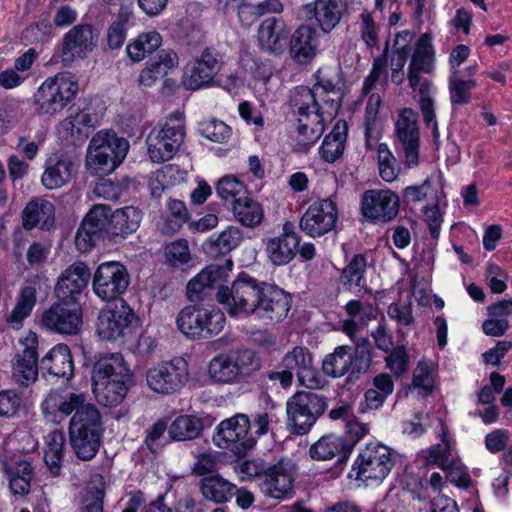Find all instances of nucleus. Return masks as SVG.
<instances>
[{"label":"nucleus","instance_id":"22","mask_svg":"<svg viewBox=\"0 0 512 512\" xmlns=\"http://www.w3.org/2000/svg\"><path fill=\"white\" fill-rule=\"evenodd\" d=\"M24 349L16 354L12 363V379L23 387L33 384L38 378L37 334L29 331L21 340Z\"/></svg>","mask_w":512,"mask_h":512},{"label":"nucleus","instance_id":"38","mask_svg":"<svg viewBox=\"0 0 512 512\" xmlns=\"http://www.w3.org/2000/svg\"><path fill=\"white\" fill-rule=\"evenodd\" d=\"M349 446L342 436L330 433L316 441L310 447L309 454L318 461H328L336 457L344 459L350 453Z\"/></svg>","mask_w":512,"mask_h":512},{"label":"nucleus","instance_id":"58","mask_svg":"<svg viewBox=\"0 0 512 512\" xmlns=\"http://www.w3.org/2000/svg\"><path fill=\"white\" fill-rule=\"evenodd\" d=\"M216 192L220 198L232 201L234 205L235 201L246 197L248 189L239 178L233 175H226L218 181Z\"/></svg>","mask_w":512,"mask_h":512},{"label":"nucleus","instance_id":"48","mask_svg":"<svg viewBox=\"0 0 512 512\" xmlns=\"http://www.w3.org/2000/svg\"><path fill=\"white\" fill-rule=\"evenodd\" d=\"M162 44V37L156 31L143 32L126 47V52L133 62H139L156 51Z\"/></svg>","mask_w":512,"mask_h":512},{"label":"nucleus","instance_id":"2","mask_svg":"<svg viewBox=\"0 0 512 512\" xmlns=\"http://www.w3.org/2000/svg\"><path fill=\"white\" fill-rule=\"evenodd\" d=\"M129 142L114 131H97L86 150L85 168L90 175L103 176L113 172L125 159Z\"/></svg>","mask_w":512,"mask_h":512},{"label":"nucleus","instance_id":"10","mask_svg":"<svg viewBox=\"0 0 512 512\" xmlns=\"http://www.w3.org/2000/svg\"><path fill=\"white\" fill-rule=\"evenodd\" d=\"M326 408L324 397L313 392H298L287 400V425L292 433L305 435Z\"/></svg>","mask_w":512,"mask_h":512},{"label":"nucleus","instance_id":"41","mask_svg":"<svg viewBox=\"0 0 512 512\" xmlns=\"http://www.w3.org/2000/svg\"><path fill=\"white\" fill-rule=\"evenodd\" d=\"M202 496L214 503L228 502L235 494L236 486L219 474L205 476L199 483Z\"/></svg>","mask_w":512,"mask_h":512},{"label":"nucleus","instance_id":"33","mask_svg":"<svg viewBox=\"0 0 512 512\" xmlns=\"http://www.w3.org/2000/svg\"><path fill=\"white\" fill-rule=\"evenodd\" d=\"M323 372L331 377L339 378L351 373H360L364 368L358 365L353 350L349 346H338L334 351L325 356L322 362Z\"/></svg>","mask_w":512,"mask_h":512},{"label":"nucleus","instance_id":"24","mask_svg":"<svg viewBox=\"0 0 512 512\" xmlns=\"http://www.w3.org/2000/svg\"><path fill=\"white\" fill-rule=\"evenodd\" d=\"M281 365L297 376L299 383L310 389L320 388L323 384L321 375L313 364V358L305 347L297 346L287 352L282 358Z\"/></svg>","mask_w":512,"mask_h":512},{"label":"nucleus","instance_id":"57","mask_svg":"<svg viewBox=\"0 0 512 512\" xmlns=\"http://www.w3.org/2000/svg\"><path fill=\"white\" fill-rule=\"evenodd\" d=\"M477 86L474 79L463 80L459 71L451 72L449 77L450 101L453 105H466L471 101L470 91Z\"/></svg>","mask_w":512,"mask_h":512},{"label":"nucleus","instance_id":"18","mask_svg":"<svg viewBox=\"0 0 512 512\" xmlns=\"http://www.w3.org/2000/svg\"><path fill=\"white\" fill-rule=\"evenodd\" d=\"M338 220V209L331 199L314 201L302 215L299 227L311 237H320L331 232Z\"/></svg>","mask_w":512,"mask_h":512},{"label":"nucleus","instance_id":"25","mask_svg":"<svg viewBox=\"0 0 512 512\" xmlns=\"http://www.w3.org/2000/svg\"><path fill=\"white\" fill-rule=\"evenodd\" d=\"M290 29L283 19L269 17L263 20L257 29L259 49L273 56H281L287 47Z\"/></svg>","mask_w":512,"mask_h":512},{"label":"nucleus","instance_id":"49","mask_svg":"<svg viewBox=\"0 0 512 512\" xmlns=\"http://www.w3.org/2000/svg\"><path fill=\"white\" fill-rule=\"evenodd\" d=\"M189 213L183 201L170 199L167 202V214L158 224L160 231L166 235H172L179 231L188 221Z\"/></svg>","mask_w":512,"mask_h":512},{"label":"nucleus","instance_id":"61","mask_svg":"<svg viewBox=\"0 0 512 512\" xmlns=\"http://www.w3.org/2000/svg\"><path fill=\"white\" fill-rule=\"evenodd\" d=\"M131 14L128 8H123L119 11L117 18L109 26L107 31V43L111 49H118L123 45L126 39L125 24L130 19Z\"/></svg>","mask_w":512,"mask_h":512},{"label":"nucleus","instance_id":"40","mask_svg":"<svg viewBox=\"0 0 512 512\" xmlns=\"http://www.w3.org/2000/svg\"><path fill=\"white\" fill-rule=\"evenodd\" d=\"M42 367L57 377H70L73 374V361L70 349L65 344L54 346L41 360Z\"/></svg>","mask_w":512,"mask_h":512},{"label":"nucleus","instance_id":"46","mask_svg":"<svg viewBox=\"0 0 512 512\" xmlns=\"http://www.w3.org/2000/svg\"><path fill=\"white\" fill-rule=\"evenodd\" d=\"M367 259L363 254H356L342 270L340 281L350 291H360L366 285L365 272Z\"/></svg>","mask_w":512,"mask_h":512},{"label":"nucleus","instance_id":"6","mask_svg":"<svg viewBox=\"0 0 512 512\" xmlns=\"http://www.w3.org/2000/svg\"><path fill=\"white\" fill-rule=\"evenodd\" d=\"M224 64V55L215 47H205L182 70L181 83L186 90L197 91L217 85L216 77Z\"/></svg>","mask_w":512,"mask_h":512},{"label":"nucleus","instance_id":"32","mask_svg":"<svg viewBox=\"0 0 512 512\" xmlns=\"http://www.w3.org/2000/svg\"><path fill=\"white\" fill-rule=\"evenodd\" d=\"M90 271L83 262H75L66 268L58 278L55 291L59 299L80 294L87 286Z\"/></svg>","mask_w":512,"mask_h":512},{"label":"nucleus","instance_id":"59","mask_svg":"<svg viewBox=\"0 0 512 512\" xmlns=\"http://www.w3.org/2000/svg\"><path fill=\"white\" fill-rule=\"evenodd\" d=\"M377 163L380 177L386 182L396 180L399 175V165L386 144L377 147Z\"/></svg>","mask_w":512,"mask_h":512},{"label":"nucleus","instance_id":"45","mask_svg":"<svg viewBox=\"0 0 512 512\" xmlns=\"http://www.w3.org/2000/svg\"><path fill=\"white\" fill-rule=\"evenodd\" d=\"M203 306H187L177 316V327L191 339H203Z\"/></svg>","mask_w":512,"mask_h":512},{"label":"nucleus","instance_id":"42","mask_svg":"<svg viewBox=\"0 0 512 512\" xmlns=\"http://www.w3.org/2000/svg\"><path fill=\"white\" fill-rule=\"evenodd\" d=\"M134 383H110L101 379L98 382H92L94 396L97 402L103 406L114 407L123 402L128 391Z\"/></svg>","mask_w":512,"mask_h":512},{"label":"nucleus","instance_id":"60","mask_svg":"<svg viewBox=\"0 0 512 512\" xmlns=\"http://www.w3.org/2000/svg\"><path fill=\"white\" fill-rule=\"evenodd\" d=\"M226 324L224 313L215 306H203V339L218 335Z\"/></svg>","mask_w":512,"mask_h":512},{"label":"nucleus","instance_id":"16","mask_svg":"<svg viewBox=\"0 0 512 512\" xmlns=\"http://www.w3.org/2000/svg\"><path fill=\"white\" fill-rule=\"evenodd\" d=\"M251 422L247 415L236 414L221 421L213 437L214 443L223 449L231 450L236 455L245 454L255 444L253 438L248 437Z\"/></svg>","mask_w":512,"mask_h":512},{"label":"nucleus","instance_id":"28","mask_svg":"<svg viewBox=\"0 0 512 512\" xmlns=\"http://www.w3.org/2000/svg\"><path fill=\"white\" fill-rule=\"evenodd\" d=\"M290 308L291 297L288 293L264 283L254 315L263 320L279 322L287 316Z\"/></svg>","mask_w":512,"mask_h":512},{"label":"nucleus","instance_id":"37","mask_svg":"<svg viewBox=\"0 0 512 512\" xmlns=\"http://www.w3.org/2000/svg\"><path fill=\"white\" fill-rule=\"evenodd\" d=\"M25 229L49 228L54 222V205L45 199L36 198L28 202L22 212Z\"/></svg>","mask_w":512,"mask_h":512},{"label":"nucleus","instance_id":"13","mask_svg":"<svg viewBox=\"0 0 512 512\" xmlns=\"http://www.w3.org/2000/svg\"><path fill=\"white\" fill-rule=\"evenodd\" d=\"M136 319L133 309L121 300L100 311L96 332L103 340L123 339L132 332V325Z\"/></svg>","mask_w":512,"mask_h":512},{"label":"nucleus","instance_id":"15","mask_svg":"<svg viewBox=\"0 0 512 512\" xmlns=\"http://www.w3.org/2000/svg\"><path fill=\"white\" fill-rule=\"evenodd\" d=\"M394 465L390 449L382 444L370 443L360 453L353 465L356 478L381 482Z\"/></svg>","mask_w":512,"mask_h":512},{"label":"nucleus","instance_id":"55","mask_svg":"<svg viewBox=\"0 0 512 512\" xmlns=\"http://www.w3.org/2000/svg\"><path fill=\"white\" fill-rule=\"evenodd\" d=\"M98 123L96 114L78 111L70 114L60 123L59 129L72 137H82L86 128H93Z\"/></svg>","mask_w":512,"mask_h":512},{"label":"nucleus","instance_id":"8","mask_svg":"<svg viewBox=\"0 0 512 512\" xmlns=\"http://www.w3.org/2000/svg\"><path fill=\"white\" fill-rule=\"evenodd\" d=\"M185 124L180 114H172L148 138V155L154 163H163L174 157L184 142Z\"/></svg>","mask_w":512,"mask_h":512},{"label":"nucleus","instance_id":"7","mask_svg":"<svg viewBox=\"0 0 512 512\" xmlns=\"http://www.w3.org/2000/svg\"><path fill=\"white\" fill-rule=\"evenodd\" d=\"M263 286L264 282L243 275L234 280L231 287H220L216 299L227 307L232 317L254 315Z\"/></svg>","mask_w":512,"mask_h":512},{"label":"nucleus","instance_id":"43","mask_svg":"<svg viewBox=\"0 0 512 512\" xmlns=\"http://www.w3.org/2000/svg\"><path fill=\"white\" fill-rule=\"evenodd\" d=\"M142 220V212L134 206L115 210L110 215V235L126 236L135 232Z\"/></svg>","mask_w":512,"mask_h":512},{"label":"nucleus","instance_id":"17","mask_svg":"<svg viewBox=\"0 0 512 512\" xmlns=\"http://www.w3.org/2000/svg\"><path fill=\"white\" fill-rule=\"evenodd\" d=\"M130 277L124 265L111 261L101 263L93 276V291L103 301L115 300L124 293Z\"/></svg>","mask_w":512,"mask_h":512},{"label":"nucleus","instance_id":"64","mask_svg":"<svg viewBox=\"0 0 512 512\" xmlns=\"http://www.w3.org/2000/svg\"><path fill=\"white\" fill-rule=\"evenodd\" d=\"M446 478L452 484L459 488L468 489L472 485V479L468 473L466 466L458 459L452 460L444 468Z\"/></svg>","mask_w":512,"mask_h":512},{"label":"nucleus","instance_id":"53","mask_svg":"<svg viewBox=\"0 0 512 512\" xmlns=\"http://www.w3.org/2000/svg\"><path fill=\"white\" fill-rule=\"evenodd\" d=\"M223 275V269L217 265H209L193 277L187 284V294L190 300H196L207 288L217 284Z\"/></svg>","mask_w":512,"mask_h":512},{"label":"nucleus","instance_id":"29","mask_svg":"<svg viewBox=\"0 0 512 512\" xmlns=\"http://www.w3.org/2000/svg\"><path fill=\"white\" fill-rule=\"evenodd\" d=\"M101 435V420L69 427L71 447L76 456L82 460H90L95 457L101 444Z\"/></svg>","mask_w":512,"mask_h":512},{"label":"nucleus","instance_id":"47","mask_svg":"<svg viewBox=\"0 0 512 512\" xmlns=\"http://www.w3.org/2000/svg\"><path fill=\"white\" fill-rule=\"evenodd\" d=\"M233 215L235 219L243 226L254 228L259 226L264 218V210L256 200L244 197L235 201L233 205Z\"/></svg>","mask_w":512,"mask_h":512},{"label":"nucleus","instance_id":"1","mask_svg":"<svg viewBox=\"0 0 512 512\" xmlns=\"http://www.w3.org/2000/svg\"><path fill=\"white\" fill-rule=\"evenodd\" d=\"M434 68V50L431 38L423 34L417 41L411 61L408 66V82L413 91L419 94V109L427 127L432 128L434 141L439 138L438 124L435 114V101L432 97L431 83L420 76L421 73H430Z\"/></svg>","mask_w":512,"mask_h":512},{"label":"nucleus","instance_id":"14","mask_svg":"<svg viewBox=\"0 0 512 512\" xmlns=\"http://www.w3.org/2000/svg\"><path fill=\"white\" fill-rule=\"evenodd\" d=\"M296 464L289 458H281L267 467L260 476V491L269 498L284 500L293 495Z\"/></svg>","mask_w":512,"mask_h":512},{"label":"nucleus","instance_id":"11","mask_svg":"<svg viewBox=\"0 0 512 512\" xmlns=\"http://www.w3.org/2000/svg\"><path fill=\"white\" fill-rule=\"evenodd\" d=\"M189 376L188 365L183 358L159 362L147 369V387L154 393L169 395L179 391Z\"/></svg>","mask_w":512,"mask_h":512},{"label":"nucleus","instance_id":"50","mask_svg":"<svg viewBox=\"0 0 512 512\" xmlns=\"http://www.w3.org/2000/svg\"><path fill=\"white\" fill-rule=\"evenodd\" d=\"M346 125L338 122L332 132L325 136L319 149L321 157L329 163L335 162L342 154L346 141Z\"/></svg>","mask_w":512,"mask_h":512},{"label":"nucleus","instance_id":"51","mask_svg":"<svg viewBox=\"0 0 512 512\" xmlns=\"http://www.w3.org/2000/svg\"><path fill=\"white\" fill-rule=\"evenodd\" d=\"M36 304V290L31 286L21 289L17 303L11 313L7 316L6 321L13 329H20L23 320L27 318Z\"/></svg>","mask_w":512,"mask_h":512},{"label":"nucleus","instance_id":"54","mask_svg":"<svg viewBox=\"0 0 512 512\" xmlns=\"http://www.w3.org/2000/svg\"><path fill=\"white\" fill-rule=\"evenodd\" d=\"M202 429V421L198 417L181 415L172 422L168 433L173 440L185 441L198 437Z\"/></svg>","mask_w":512,"mask_h":512},{"label":"nucleus","instance_id":"5","mask_svg":"<svg viewBox=\"0 0 512 512\" xmlns=\"http://www.w3.org/2000/svg\"><path fill=\"white\" fill-rule=\"evenodd\" d=\"M78 90V79L71 72H60L47 78L35 95L38 112L52 115L62 111L76 97Z\"/></svg>","mask_w":512,"mask_h":512},{"label":"nucleus","instance_id":"63","mask_svg":"<svg viewBox=\"0 0 512 512\" xmlns=\"http://www.w3.org/2000/svg\"><path fill=\"white\" fill-rule=\"evenodd\" d=\"M164 253L166 261L175 268L182 267L191 260L189 245L184 239H178L167 244Z\"/></svg>","mask_w":512,"mask_h":512},{"label":"nucleus","instance_id":"36","mask_svg":"<svg viewBox=\"0 0 512 512\" xmlns=\"http://www.w3.org/2000/svg\"><path fill=\"white\" fill-rule=\"evenodd\" d=\"M179 65L178 54L173 50H162L157 59L148 64L138 78L139 83L145 87L153 86L157 80L167 76Z\"/></svg>","mask_w":512,"mask_h":512},{"label":"nucleus","instance_id":"21","mask_svg":"<svg viewBox=\"0 0 512 512\" xmlns=\"http://www.w3.org/2000/svg\"><path fill=\"white\" fill-rule=\"evenodd\" d=\"M316 83L313 88L297 87L292 94V105H310L317 108H323L326 99H334L332 95H337V83L334 79V72L330 69H319L315 73Z\"/></svg>","mask_w":512,"mask_h":512},{"label":"nucleus","instance_id":"3","mask_svg":"<svg viewBox=\"0 0 512 512\" xmlns=\"http://www.w3.org/2000/svg\"><path fill=\"white\" fill-rule=\"evenodd\" d=\"M41 409L45 417L52 422L57 421L58 415L62 418L71 416L69 427L101 420L100 412L83 392L62 394L51 391L42 402Z\"/></svg>","mask_w":512,"mask_h":512},{"label":"nucleus","instance_id":"19","mask_svg":"<svg viewBox=\"0 0 512 512\" xmlns=\"http://www.w3.org/2000/svg\"><path fill=\"white\" fill-rule=\"evenodd\" d=\"M97 38L89 24H78L68 30L61 42L60 57L65 66L85 59L96 47Z\"/></svg>","mask_w":512,"mask_h":512},{"label":"nucleus","instance_id":"44","mask_svg":"<svg viewBox=\"0 0 512 512\" xmlns=\"http://www.w3.org/2000/svg\"><path fill=\"white\" fill-rule=\"evenodd\" d=\"M436 421L440 426L439 437L441 443L429 447L422 453L425 458V466L437 465L440 469H442L454 459L450 458L451 443L448 439L447 427L440 418H437Z\"/></svg>","mask_w":512,"mask_h":512},{"label":"nucleus","instance_id":"34","mask_svg":"<svg viewBox=\"0 0 512 512\" xmlns=\"http://www.w3.org/2000/svg\"><path fill=\"white\" fill-rule=\"evenodd\" d=\"M317 33L309 25H300L291 35L289 54L298 63L311 61L317 51Z\"/></svg>","mask_w":512,"mask_h":512},{"label":"nucleus","instance_id":"20","mask_svg":"<svg viewBox=\"0 0 512 512\" xmlns=\"http://www.w3.org/2000/svg\"><path fill=\"white\" fill-rule=\"evenodd\" d=\"M111 214L110 208L104 204H96L89 210L75 236V245L79 251H90L102 232L110 234Z\"/></svg>","mask_w":512,"mask_h":512},{"label":"nucleus","instance_id":"27","mask_svg":"<svg viewBox=\"0 0 512 512\" xmlns=\"http://www.w3.org/2000/svg\"><path fill=\"white\" fill-rule=\"evenodd\" d=\"M396 135L405 154L407 166L414 167L419 159V129L417 113L411 108H404L396 122Z\"/></svg>","mask_w":512,"mask_h":512},{"label":"nucleus","instance_id":"62","mask_svg":"<svg viewBox=\"0 0 512 512\" xmlns=\"http://www.w3.org/2000/svg\"><path fill=\"white\" fill-rule=\"evenodd\" d=\"M434 363L430 360H421L418 362L413 371L412 385L420 390L421 393L427 395L434 386Z\"/></svg>","mask_w":512,"mask_h":512},{"label":"nucleus","instance_id":"12","mask_svg":"<svg viewBox=\"0 0 512 512\" xmlns=\"http://www.w3.org/2000/svg\"><path fill=\"white\" fill-rule=\"evenodd\" d=\"M82 318V309L77 302L60 299L43 311L40 324L53 333L76 335L82 327Z\"/></svg>","mask_w":512,"mask_h":512},{"label":"nucleus","instance_id":"30","mask_svg":"<svg viewBox=\"0 0 512 512\" xmlns=\"http://www.w3.org/2000/svg\"><path fill=\"white\" fill-rule=\"evenodd\" d=\"M299 244L300 238L294 232L293 224L285 222L283 232L266 241L265 252L274 265H286L295 257Z\"/></svg>","mask_w":512,"mask_h":512},{"label":"nucleus","instance_id":"52","mask_svg":"<svg viewBox=\"0 0 512 512\" xmlns=\"http://www.w3.org/2000/svg\"><path fill=\"white\" fill-rule=\"evenodd\" d=\"M44 461L53 475H58L64 454L65 436L60 430H54L46 436Z\"/></svg>","mask_w":512,"mask_h":512},{"label":"nucleus","instance_id":"35","mask_svg":"<svg viewBox=\"0 0 512 512\" xmlns=\"http://www.w3.org/2000/svg\"><path fill=\"white\" fill-rule=\"evenodd\" d=\"M74 164L63 155H53L46 160L41 182L47 189H58L66 185L73 176Z\"/></svg>","mask_w":512,"mask_h":512},{"label":"nucleus","instance_id":"31","mask_svg":"<svg viewBox=\"0 0 512 512\" xmlns=\"http://www.w3.org/2000/svg\"><path fill=\"white\" fill-rule=\"evenodd\" d=\"M103 378L110 383H134L131 369L119 353L105 355L94 364L92 382H98Z\"/></svg>","mask_w":512,"mask_h":512},{"label":"nucleus","instance_id":"9","mask_svg":"<svg viewBox=\"0 0 512 512\" xmlns=\"http://www.w3.org/2000/svg\"><path fill=\"white\" fill-rule=\"evenodd\" d=\"M258 368L259 361L253 351L233 350L213 357L208 364V375L215 383L232 384Z\"/></svg>","mask_w":512,"mask_h":512},{"label":"nucleus","instance_id":"39","mask_svg":"<svg viewBox=\"0 0 512 512\" xmlns=\"http://www.w3.org/2000/svg\"><path fill=\"white\" fill-rule=\"evenodd\" d=\"M345 310L348 318L343 322V330L349 336H353L360 328L376 318L377 310L369 302H361L359 300H351Z\"/></svg>","mask_w":512,"mask_h":512},{"label":"nucleus","instance_id":"56","mask_svg":"<svg viewBox=\"0 0 512 512\" xmlns=\"http://www.w3.org/2000/svg\"><path fill=\"white\" fill-rule=\"evenodd\" d=\"M382 14L376 11H369L362 9L357 17L356 25L361 35L362 40L368 47H374L378 43V36L380 32V24L378 20Z\"/></svg>","mask_w":512,"mask_h":512},{"label":"nucleus","instance_id":"26","mask_svg":"<svg viewBox=\"0 0 512 512\" xmlns=\"http://www.w3.org/2000/svg\"><path fill=\"white\" fill-rule=\"evenodd\" d=\"M308 21L314 20L315 25L324 33H330L341 22L346 11L345 0H314L303 6Z\"/></svg>","mask_w":512,"mask_h":512},{"label":"nucleus","instance_id":"23","mask_svg":"<svg viewBox=\"0 0 512 512\" xmlns=\"http://www.w3.org/2000/svg\"><path fill=\"white\" fill-rule=\"evenodd\" d=\"M362 213L374 222H388L399 212V197L390 190H368L362 196Z\"/></svg>","mask_w":512,"mask_h":512},{"label":"nucleus","instance_id":"4","mask_svg":"<svg viewBox=\"0 0 512 512\" xmlns=\"http://www.w3.org/2000/svg\"><path fill=\"white\" fill-rule=\"evenodd\" d=\"M297 114L295 131V149L307 151L313 146L324 132V122L331 120L338 112L339 103L336 99H326L323 108L310 105H293Z\"/></svg>","mask_w":512,"mask_h":512}]
</instances>
